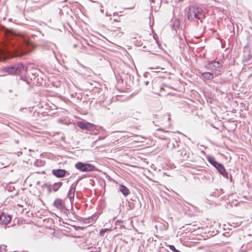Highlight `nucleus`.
<instances>
[{
  "label": "nucleus",
  "instance_id": "nucleus-1",
  "mask_svg": "<svg viewBox=\"0 0 252 252\" xmlns=\"http://www.w3.org/2000/svg\"><path fill=\"white\" fill-rule=\"evenodd\" d=\"M33 48V43L29 40L28 37L22 33L17 32V57L27 54Z\"/></svg>",
  "mask_w": 252,
  "mask_h": 252
},
{
  "label": "nucleus",
  "instance_id": "nucleus-2",
  "mask_svg": "<svg viewBox=\"0 0 252 252\" xmlns=\"http://www.w3.org/2000/svg\"><path fill=\"white\" fill-rule=\"evenodd\" d=\"M17 80H19L18 84H23L27 89H29L30 81L27 76V67H25L22 63H17Z\"/></svg>",
  "mask_w": 252,
  "mask_h": 252
},
{
  "label": "nucleus",
  "instance_id": "nucleus-3",
  "mask_svg": "<svg viewBox=\"0 0 252 252\" xmlns=\"http://www.w3.org/2000/svg\"><path fill=\"white\" fill-rule=\"evenodd\" d=\"M15 49L12 43H8L4 49H0V61H6L13 58Z\"/></svg>",
  "mask_w": 252,
  "mask_h": 252
},
{
  "label": "nucleus",
  "instance_id": "nucleus-4",
  "mask_svg": "<svg viewBox=\"0 0 252 252\" xmlns=\"http://www.w3.org/2000/svg\"><path fill=\"white\" fill-rule=\"evenodd\" d=\"M187 16L189 21H193L195 18L200 20L204 16V12L201 7L193 5L189 8Z\"/></svg>",
  "mask_w": 252,
  "mask_h": 252
},
{
  "label": "nucleus",
  "instance_id": "nucleus-5",
  "mask_svg": "<svg viewBox=\"0 0 252 252\" xmlns=\"http://www.w3.org/2000/svg\"><path fill=\"white\" fill-rule=\"evenodd\" d=\"M75 168L82 172H90L95 170V167L90 164L83 163L82 162H78L75 164Z\"/></svg>",
  "mask_w": 252,
  "mask_h": 252
},
{
  "label": "nucleus",
  "instance_id": "nucleus-6",
  "mask_svg": "<svg viewBox=\"0 0 252 252\" xmlns=\"http://www.w3.org/2000/svg\"><path fill=\"white\" fill-rule=\"evenodd\" d=\"M77 126L82 129H86L91 132H94L96 126L92 123L86 121H79L77 124Z\"/></svg>",
  "mask_w": 252,
  "mask_h": 252
},
{
  "label": "nucleus",
  "instance_id": "nucleus-7",
  "mask_svg": "<svg viewBox=\"0 0 252 252\" xmlns=\"http://www.w3.org/2000/svg\"><path fill=\"white\" fill-rule=\"evenodd\" d=\"M222 66V64L219 61H213L207 63L205 67L208 70L215 71Z\"/></svg>",
  "mask_w": 252,
  "mask_h": 252
},
{
  "label": "nucleus",
  "instance_id": "nucleus-8",
  "mask_svg": "<svg viewBox=\"0 0 252 252\" xmlns=\"http://www.w3.org/2000/svg\"><path fill=\"white\" fill-rule=\"evenodd\" d=\"M67 173V171L62 169H53L52 170V174L59 178L65 177Z\"/></svg>",
  "mask_w": 252,
  "mask_h": 252
},
{
  "label": "nucleus",
  "instance_id": "nucleus-9",
  "mask_svg": "<svg viewBox=\"0 0 252 252\" xmlns=\"http://www.w3.org/2000/svg\"><path fill=\"white\" fill-rule=\"evenodd\" d=\"M215 168L224 177L227 179L228 178V174L227 173L223 165L221 163H219Z\"/></svg>",
  "mask_w": 252,
  "mask_h": 252
},
{
  "label": "nucleus",
  "instance_id": "nucleus-10",
  "mask_svg": "<svg viewBox=\"0 0 252 252\" xmlns=\"http://www.w3.org/2000/svg\"><path fill=\"white\" fill-rule=\"evenodd\" d=\"M11 220V216L4 213H2L0 215V222L3 224H6L8 223Z\"/></svg>",
  "mask_w": 252,
  "mask_h": 252
},
{
  "label": "nucleus",
  "instance_id": "nucleus-11",
  "mask_svg": "<svg viewBox=\"0 0 252 252\" xmlns=\"http://www.w3.org/2000/svg\"><path fill=\"white\" fill-rule=\"evenodd\" d=\"M201 78L204 80H212L214 78V74L210 72H205L202 73Z\"/></svg>",
  "mask_w": 252,
  "mask_h": 252
},
{
  "label": "nucleus",
  "instance_id": "nucleus-12",
  "mask_svg": "<svg viewBox=\"0 0 252 252\" xmlns=\"http://www.w3.org/2000/svg\"><path fill=\"white\" fill-rule=\"evenodd\" d=\"M75 191V186L73 184L70 186L69 190L67 194V197L68 198L70 201L74 198Z\"/></svg>",
  "mask_w": 252,
  "mask_h": 252
},
{
  "label": "nucleus",
  "instance_id": "nucleus-13",
  "mask_svg": "<svg viewBox=\"0 0 252 252\" xmlns=\"http://www.w3.org/2000/svg\"><path fill=\"white\" fill-rule=\"evenodd\" d=\"M119 190L123 193V194L126 196L130 193L129 189L123 185H120L119 186Z\"/></svg>",
  "mask_w": 252,
  "mask_h": 252
},
{
  "label": "nucleus",
  "instance_id": "nucleus-14",
  "mask_svg": "<svg viewBox=\"0 0 252 252\" xmlns=\"http://www.w3.org/2000/svg\"><path fill=\"white\" fill-rule=\"evenodd\" d=\"M54 205L57 208L60 209L64 208V205L63 204V201L61 199H57L54 202Z\"/></svg>",
  "mask_w": 252,
  "mask_h": 252
},
{
  "label": "nucleus",
  "instance_id": "nucleus-15",
  "mask_svg": "<svg viewBox=\"0 0 252 252\" xmlns=\"http://www.w3.org/2000/svg\"><path fill=\"white\" fill-rule=\"evenodd\" d=\"M4 71L9 74H15L16 73V68L12 65L10 67H5Z\"/></svg>",
  "mask_w": 252,
  "mask_h": 252
},
{
  "label": "nucleus",
  "instance_id": "nucleus-16",
  "mask_svg": "<svg viewBox=\"0 0 252 252\" xmlns=\"http://www.w3.org/2000/svg\"><path fill=\"white\" fill-rule=\"evenodd\" d=\"M207 158L209 162L215 167H216L217 165L219 163L217 161L215 158L213 157H208Z\"/></svg>",
  "mask_w": 252,
  "mask_h": 252
},
{
  "label": "nucleus",
  "instance_id": "nucleus-17",
  "mask_svg": "<svg viewBox=\"0 0 252 252\" xmlns=\"http://www.w3.org/2000/svg\"><path fill=\"white\" fill-rule=\"evenodd\" d=\"M62 185L63 183L61 182L55 183L53 185H52L53 190L54 191H58L59 189L62 187Z\"/></svg>",
  "mask_w": 252,
  "mask_h": 252
},
{
  "label": "nucleus",
  "instance_id": "nucleus-18",
  "mask_svg": "<svg viewBox=\"0 0 252 252\" xmlns=\"http://www.w3.org/2000/svg\"><path fill=\"white\" fill-rule=\"evenodd\" d=\"M172 26L173 28L175 30H176V29H178L180 26V21L178 19H175L174 21H173L172 23Z\"/></svg>",
  "mask_w": 252,
  "mask_h": 252
},
{
  "label": "nucleus",
  "instance_id": "nucleus-19",
  "mask_svg": "<svg viewBox=\"0 0 252 252\" xmlns=\"http://www.w3.org/2000/svg\"><path fill=\"white\" fill-rule=\"evenodd\" d=\"M5 34L7 37V39H10L12 37L14 36V33L13 32L11 31L8 30H7L5 32Z\"/></svg>",
  "mask_w": 252,
  "mask_h": 252
},
{
  "label": "nucleus",
  "instance_id": "nucleus-20",
  "mask_svg": "<svg viewBox=\"0 0 252 252\" xmlns=\"http://www.w3.org/2000/svg\"><path fill=\"white\" fill-rule=\"evenodd\" d=\"M109 229H107V228H105V229H102L100 232H99V234L100 236H104V234L107 232V231H108Z\"/></svg>",
  "mask_w": 252,
  "mask_h": 252
},
{
  "label": "nucleus",
  "instance_id": "nucleus-21",
  "mask_svg": "<svg viewBox=\"0 0 252 252\" xmlns=\"http://www.w3.org/2000/svg\"><path fill=\"white\" fill-rule=\"evenodd\" d=\"M17 206L19 207L18 208H17V210L21 213H23L24 211V209L23 208V206L20 205V204H17Z\"/></svg>",
  "mask_w": 252,
  "mask_h": 252
},
{
  "label": "nucleus",
  "instance_id": "nucleus-22",
  "mask_svg": "<svg viewBox=\"0 0 252 252\" xmlns=\"http://www.w3.org/2000/svg\"><path fill=\"white\" fill-rule=\"evenodd\" d=\"M168 247L169 248L170 250L173 251V252H176L178 250L175 248V247L173 245H169Z\"/></svg>",
  "mask_w": 252,
  "mask_h": 252
},
{
  "label": "nucleus",
  "instance_id": "nucleus-23",
  "mask_svg": "<svg viewBox=\"0 0 252 252\" xmlns=\"http://www.w3.org/2000/svg\"><path fill=\"white\" fill-rule=\"evenodd\" d=\"M47 188L48 189V191L49 193H51L53 189L51 184H50Z\"/></svg>",
  "mask_w": 252,
  "mask_h": 252
},
{
  "label": "nucleus",
  "instance_id": "nucleus-24",
  "mask_svg": "<svg viewBox=\"0 0 252 252\" xmlns=\"http://www.w3.org/2000/svg\"><path fill=\"white\" fill-rule=\"evenodd\" d=\"M50 185V184L48 183H44L43 185H42L41 187L42 188H47Z\"/></svg>",
  "mask_w": 252,
  "mask_h": 252
},
{
  "label": "nucleus",
  "instance_id": "nucleus-25",
  "mask_svg": "<svg viewBox=\"0 0 252 252\" xmlns=\"http://www.w3.org/2000/svg\"><path fill=\"white\" fill-rule=\"evenodd\" d=\"M144 83L146 86H148L149 85V84L150 83V82L148 80H145V81H144Z\"/></svg>",
  "mask_w": 252,
  "mask_h": 252
},
{
  "label": "nucleus",
  "instance_id": "nucleus-26",
  "mask_svg": "<svg viewBox=\"0 0 252 252\" xmlns=\"http://www.w3.org/2000/svg\"><path fill=\"white\" fill-rule=\"evenodd\" d=\"M3 247H0V252H5L4 248Z\"/></svg>",
  "mask_w": 252,
  "mask_h": 252
},
{
  "label": "nucleus",
  "instance_id": "nucleus-27",
  "mask_svg": "<svg viewBox=\"0 0 252 252\" xmlns=\"http://www.w3.org/2000/svg\"><path fill=\"white\" fill-rule=\"evenodd\" d=\"M144 77H148L149 75H151L150 73H148V72H146L144 73Z\"/></svg>",
  "mask_w": 252,
  "mask_h": 252
},
{
  "label": "nucleus",
  "instance_id": "nucleus-28",
  "mask_svg": "<svg viewBox=\"0 0 252 252\" xmlns=\"http://www.w3.org/2000/svg\"><path fill=\"white\" fill-rule=\"evenodd\" d=\"M20 154H22L21 152H17V156H19Z\"/></svg>",
  "mask_w": 252,
  "mask_h": 252
},
{
  "label": "nucleus",
  "instance_id": "nucleus-29",
  "mask_svg": "<svg viewBox=\"0 0 252 252\" xmlns=\"http://www.w3.org/2000/svg\"><path fill=\"white\" fill-rule=\"evenodd\" d=\"M39 162H40V161H39ZM38 162H39V161L37 160V161L35 162V165H37V166H38Z\"/></svg>",
  "mask_w": 252,
  "mask_h": 252
},
{
  "label": "nucleus",
  "instance_id": "nucleus-30",
  "mask_svg": "<svg viewBox=\"0 0 252 252\" xmlns=\"http://www.w3.org/2000/svg\"><path fill=\"white\" fill-rule=\"evenodd\" d=\"M90 252H100V251H96V252L91 251Z\"/></svg>",
  "mask_w": 252,
  "mask_h": 252
},
{
  "label": "nucleus",
  "instance_id": "nucleus-31",
  "mask_svg": "<svg viewBox=\"0 0 252 252\" xmlns=\"http://www.w3.org/2000/svg\"><path fill=\"white\" fill-rule=\"evenodd\" d=\"M23 110H27V111L28 110H27V109L26 108H23Z\"/></svg>",
  "mask_w": 252,
  "mask_h": 252
},
{
  "label": "nucleus",
  "instance_id": "nucleus-32",
  "mask_svg": "<svg viewBox=\"0 0 252 252\" xmlns=\"http://www.w3.org/2000/svg\"><path fill=\"white\" fill-rule=\"evenodd\" d=\"M157 130H162V129L161 128H158Z\"/></svg>",
  "mask_w": 252,
  "mask_h": 252
},
{
  "label": "nucleus",
  "instance_id": "nucleus-33",
  "mask_svg": "<svg viewBox=\"0 0 252 252\" xmlns=\"http://www.w3.org/2000/svg\"><path fill=\"white\" fill-rule=\"evenodd\" d=\"M104 138V137H99V139H103Z\"/></svg>",
  "mask_w": 252,
  "mask_h": 252
},
{
  "label": "nucleus",
  "instance_id": "nucleus-34",
  "mask_svg": "<svg viewBox=\"0 0 252 252\" xmlns=\"http://www.w3.org/2000/svg\"><path fill=\"white\" fill-rule=\"evenodd\" d=\"M74 47H77V45H76V44H75V45H74Z\"/></svg>",
  "mask_w": 252,
  "mask_h": 252
},
{
  "label": "nucleus",
  "instance_id": "nucleus-35",
  "mask_svg": "<svg viewBox=\"0 0 252 252\" xmlns=\"http://www.w3.org/2000/svg\"><path fill=\"white\" fill-rule=\"evenodd\" d=\"M176 252H180V251H179V250H177Z\"/></svg>",
  "mask_w": 252,
  "mask_h": 252
},
{
  "label": "nucleus",
  "instance_id": "nucleus-36",
  "mask_svg": "<svg viewBox=\"0 0 252 252\" xmlns=\"http://www.w3.org/2000/svg\"><path fill=\"white\" fill-rule=\"evenodd\" d=\"M33 75H35L36 73H32Z\"/></svg>",
  "mask_w": 252,
  "mask_h": 252
}]
</instances>
